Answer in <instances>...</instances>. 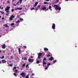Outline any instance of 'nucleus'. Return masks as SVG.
Returning a JSON list of instances; mask_svg holds the SVG:
<instances>
[{"instance_id": "nucleus-1", "label": "nucleus", "mask_w": 78, "mask_h": 78, "mask_svg": "<svg viewBox=\"0 0 78 78\" xmlns=\"http://www.w3.org/2000/svg\"><path fill=\"white\" fill-rule=\"evenodd\" d=\"M54 6L56 9L58 10L59 11H60V10L61 9V8L59 6L56 5V4L54 5Z\"/></svg>"}, {"instance_id": "nucleus-2", "label": "nucleus", "mask_w": 78, "mask_h": 78, "mask_svg": "<svg viewBox=\"0 0 78 78\" xmlns=\"http://www.w3.org/2000/svg\"><path fill=\"white\" fill-rule=\"evenodd\" d=\"M9 8H10V7L7 6L6 8H5V11H6V12L8 13V12H9Z\"/></svg>"}, {"instance_id": "nucleus-3", "label": "nucleus", "mask_w": 78, "mask_h": 78, "mask_svg": "<svg viewBox=\"0 0 78 78\" xmlns=\"http://www.w3.org/2000/svg\"><path fill=\"white\" fill-rule=\"evenodd\" d=\"M20 75H21L22 76V77H25V76H26V75H25V73L22 72L21 74H20Z\"/></svg>"}, {"instance_id": "nucleus-4", "label": "nucleus", "mask_w": 78, "mask_h": 78, "mask_svg": "<svg viewBox=\"0 0 78 78\" xmlns=\"http://www.w3.org/2000/svg\"><path fill=\"white\" fill-rule=\"evenodd\" d=\"M14 17H15V16H14V15H12L9 18V20H11H11H12L13 18H14Z\"/></svg>"}, {"instance_id": "nucleus-5", "label": "nucleus", "mask_w": 78, "mask_h": 78, "mask_svg": "<svg viewBox=\"0 0 78 78\" xmlns=\"http://www.w3.org/2000/svg\"><path fill=\"white\" fill-rule=\"evenodd\" d=\"M40 8H41V5H38L35 9L36 11H37V10H38V9Z\"/></svg>"}, {"instance_id": "nucleus-6", "label": "nucleus", "mask_w": 78, "mask_h": 78, "mask_svg": "<svg viewBox=\"0 0 78 78\" xmlns=\"http://www.w3.org/2000/svg\"><path fill=\"white\" fill-rule=\"evenodd\" d=\"M28 61L29 62H33L34 61L33 59H29L28 60Z\"/></svg>"}, {"instance_id": "nucleus-7", "label": "nucleus", "mask_w": 78, "mask_h": 78, "mask_svg": "<svg viewBox=\"0 0 78 78\" xmlns=\"http://www.w3.org/2000/svg\"><path fill=\"white\" fill-rule=\"evenodd\" d=\"M52 28L53 30H55V24H52Z\"/></svg>"}, {"instance_id": "nucleus-8", "label": "nucleus", "mask_w": 78, "mask_h": 78, "mask_svg": "<svg viewBox=\"0 0 78 78\" xmlns=\"http://www.w3.org/2000/svg\"><path fill=\"white\" fill-rule=\"evenodd\" d=\"M2 48L3 49H5V48H6V45L5 44H3L2 47Z\"/></svg>"}, {"instance_id": "nucleus-9", "label": "nucleus", "mask_w": 78, "mask_h": 78, "mask_svg": "<svg viewBox=\"0 0 78 78\" xmlns=\"http://www.w3.org/2000/svg\"><path fill=\"white\" fill-rule=\"evenodd\" d=\"M2 63L3 64L4 63H6V60L3 59L2 60Z\"/></svg>"}, {"instance_id": "nucleus-10", "label": "nucleus", "mask_w": 78, "mask_h": 78, "mask_svg": "<svg viewBox=\"0 0 78 78\" xmlns=\"http://www.w3.org/2000/svg\"><path fill=\"white\" fill-rule=\"evenodd\" d=\"M3 26L5 27H6V28H9V27L8 26L7 24H5L3 25Z\"/></svg>"}, {"instance_id": "nucleus-11", "label": "nucleus", "mask_w": 78, "mask_h": 78, "mask_svg": "<svg viewBox=\"0 0 78 78\" xmlns=\"http://www.w3.org/2000/svg\"><path fill=\"white\" fill-rule=\"evenodd\" d=\"M37 4H38V2H36L35 3V5H34L33 6L34 7H36V6H37Z\"/></svg>"}, {"instance_id": "nucleus-12", "label": "nucleus", "mask_w": 78, "mask_h": 78, "mask_svg": "<svg viewBox=\"0 0 78 78\" xmlns=\"http://www.w3.org/2000/svg\"><path fill=\"white\" fill-rule=\"evenodd\" d=\"M22 8H17L15 9V10H22Z\"/></svg>"}, {"instance_id": "nucleus-13", "label": "nucleus", "mask_w": 78, "mask_h": 78, "mask_svg": "<svg viewBox=\"0 0 78 78\" xmlns=\"http://www.w3.org/2000/svg\"><path fill=\"white\" fill-rule=\"evenodd\" d=\"M47 9V8L46 7H44L42 8V10H45Z\"/></svg>"}, {"instance_id": "nucleus-14", "label": "nucleus", "mask_w": 78, "mask_h": 78, "mask_svg": "<svg viewBox=\"0 0 78 78\" xmlns=\"http://www.w3.org/2000/svg\"><path fill=\"white\" fill-rule=\"evenodd\" d=\"M18 50L19 51V54H20V51H21V50H20V48H18Z\"/></svg>"}, {"instance_id": "nucleus-15", "label": "nucleus", "mask_w": 78, "mask_h": 78, "mask_svg": "<svg viewBox=\"0 0 78 78\" xmlns=\"http://www.w3.org/2000/svg\"><path fill=\"white\" fill-rule=\"evenodd\" d=\"M44 51H48V48H44Z\"/></svg>"}, {"instance_id": "nucleus-16", "label": "nucleus", "mask_w": 78, "mask_h": 78, "mask_svg": "<svg viewBox=\"0 0 78 78\" xmlns=\"http://www.w3.org/2000/svg\"><path fill=\"white\" fill-rule=\"evenodd\" d=\"M42 53H39L38 54V56H42Z\"/></svg>"}, {"instance_id": "nucleus-17", "label": "nucleus", "mask_w": 78, "mask_h": 78, "mask_svg": "<svg viewBox=\"0 0 78 78\" xmlns=\"http://www.w3.org/2000/svg\"><path fill=\"white\" fill-rule=\"evenodd\" d=\"M49 59L50 60V61H52V60H53V58L52 57H51V58H49Z\"/></svg>"}, {"instance_id": "nucleus-18", "label": "nucleus", "mask_w": 78, "mask_h": 78, "mask_svg": "<svg viewBox=\"0 0 78 78\" xmlns=\"http://www.w3.org/2000/svg\"><path fill=\"white\" fill-rule=\"evenodd\" d=\"M23 60H24V61H27V59L25 57H23Z\"/></svg>"}, {"instance_id": "nucleus-19", "label": "nucleus", "mask_w": 78, "mask_h": 78, "mask_svg": "<svg viewBox=\"0 0 78 78\" xmlns=\"http://www.w3.org/2000/svg\"><path fill=\"white\" fill-rule=\"evenodd\" d=\"M23 1V0H20V3L21 4L22 3V1Z\"/></svg>"}, {"instance_id": "nucleus-20", "label": "nucleus", "mask_w": 78, "mask_h": 78, "mask_svg": "<svg viewBox=\"0 0 78 78\" xmlns=\"http://www.w3.org/2000/svg\"><path fill=\"white\" fill-rule=\"evenodd\" d=\"M0 12H1V14H4V12H2V11H0Z\"/></svg>"}, {"instance_id": "nucleus-21", "label": "nucleus", "mask_w": 78, "mask_h": 78, "mask_svg": "<svg viewBox=\"0 0 78 78\" xmlns=\"http://www.w3.org/2000/svg\"><path fill=\"white\" fill-rule=\"evenodd\" d=\"M13 75L14 76H17V74H16V73H14L13 74Z\"/></svg>"}, {"instance_id": "nucleus-22", "label": "nucleus", "mask_w": 78, "mask_h": 78, "mask_svg": "<svg viewBox=\"0 0 78 78\" xmlns=\"http://www.w3.org/2000/svg\"><path fill=\"white\" fill-rule=\"evenodd\" d=\"M44 4L45 5V4H48V2H44Z\"/></svg>"}, {"instance_id": "nucleus-23", "label": "nucleus", "mask_w": 78, "mask_h": 78, "mask_svg": "<svg viewBox=\"0 0 78 78\" xmlns=\"http://www.w3.org/2000/svg\"><path fill=\"white\" fill-rule=\"evenodd\" d=\"M17 69V67H14L13 69V70H15V69Z\"/></svg>"}, {"instance_id": "nucleus-24", "label": "nucleus", "mask_w": 78, "mask_h": 78, "mask_svg": "<svg viewBox=\"0 0 78 78\" xmlns=\"http://www.w3.org/2000/svg\"><path fill=\"white\" fill-rule=\"evenodd\" d=\"M10 25H11V26H13L14 25V23H12Z\"/></svg>"}, {"instance_id": "nucleus-25", "label": "nucleus", "mask_w": 78, "mask_h": 78, "mask_svg": "<svg viewBox=\"0 0 78 78\" xmlns=\"http://www.w3.org/2000/svg\"><path fill=\"white\" fill-rule=\"evenodd\" d=\"M1 59H4L5 58V56H2L1 57Z\"/></svg>"}, {"instance_id": "nucleus-26", "label": "nucleus", "mask_w": 78, "mask_h": 78, "mask_svg": "<svg viewBox=\"0 0 78 78\" xmlns=\"http://www.w3.org/2000/svg\"><path fill=\"white\" fill-rule=\"evenodd\" d=\"M19 22H20V21L18 20L16 22V23H19Z\"/></svg>"}, {"instance_id": "nucleus-27", "label": "nucleus", "mask_w": 78, "mask_h": 78, "mask_svg": "<svg viewBox=\"0 0 78 78\" xmlns=\"http://www.w3.org/2000/svg\"><path fill=\"white\" fill-rule=\"evenodd\" d=\"M37 64H39V63H40V62H39V60H38L37 62Z\"/></svg>"}, {"instance_id": "nucleus-28", "label": "nucleus", "mask_w": 78, "mask_h": 78, "mask_svg": "<svg viewBox=\"0 0 78 78\" xmlns=\"http://www.w3.org/2000/svg\"><path fill=\"white\" fill-rule=\"evenodd\" d=\"M47 57H48H48H50V55H47Z\"/></svg>"}, {"instance_id": "nucleus-29", "label": "nucleus", "mask_w": 78, "mask_h": 78, "mask_svg": "<svg viewBox=\"0 0 78 78\" xmlns=\"http://www.w3.org/2000/svg\"><path fill=\"white\" fill-rule=\"evenodd\" d=\"M25 64H23L22 65V67H25Z\"/></svg>"}, {"instance_id": "nucleus-30", "label": "nucleus", "mask_w": 78, "mask_h": 78, "mask_svg": "<svg viewBox=\"0 0 78 78\" xmlns=\"http://www.w3.org/2000/svg\"><path fill=\"white\" fill-rule=\"evenodd\" d=\"M15 72H18V70L16 69L15 70Z\"/></svg>"}, {"instance_id": "nucleus-31", "label": "nucleus", "mask_w": 78, "mask_h": 78, "mask_svg": "<svg viewBox=\"0 0 78 78\" xmlns=\"http://www.w3.org/2000/svg\"><path fill=\"white\" fill-rule=\"evenodd\" d=\"M13 5L14 6H16L17 5V4H15L14 3L13 4Z\"/></svg>"}, {"instance_id": "nucleus-32", "label": "nucleus", "mask_w": 78, "mask_h": 78, "mask_svg": "<svg viewBox=\"0 0 78 78\" xmlns=\"http://www.w3.org/2000/svg\"><path fill=\"white\" fill-rule=\"evenodd\" d=\"M20 20H23V19L22 18H20Z\"/></svg>"}, {"instance_id": "nucleus-33", "label": "nucleus", "mask_w": 78, "mask_h": 78, "mask_svg": "<svg viewBox=\"0 0 78 78\" xmlns=\"http://www.w3.org/2000/svg\"><path fill=\"white\" fill-rule=\"evenodd\" d=\"M46 60H47V58H44L43 59V60L44 61H46Z\"/></svg>"}, {"instance_id": "nucleus-34", "label": "nucleus", "mask_w": 78, "mask_h": 78, "mask_svg": "<svg viewBox=\"0 0 78 78\" xmlns=\"http://www.w3.org/2000/svg\"><path fill=\"white\" fill-rule=\"evenodd\" d=\"M41 56H40L39 55H38V58H39V59H41Z\"/></svg>"}, {"instance_id": "nucleus-35", "label": "nucleus", "mask_w": 78, "mask_h": 78, "mask_svg": "<svg viewBox=\"0 0 78 78\" xmlns=\"http://www.w3.org/2000/svg\"><path fill=\"white\" fill-rule=\"evenodd\" d=\"M9 66H11V67H12V66H13V64H9Z\"/></svg>"}, {"instance_id": "nucleus-36", "label": "nucleus", "mask_w": 78, "mask_h": 78, "mask_svg": "<svg viewBox=\"0 0 78 78\" xmlns=\"http://www.w3.org/2000/svg\"><path fill=\"white\" fill-rule=\"evenodd\" d=\"M51 6H49V9H51Z\"/></svg>"}, {"instance_id": "nucleus-37", "label": "nucleus", "mask_w": 78, "mask_h": 78, "mask_svg": "<svg viewBox=\"0 0 78 78\" xmlns=\"http://www.w3.org/2000/svg\"><path fill=\"white\" fill-rule=\"evenodd\" d=\"M43 64H47V63H46V62H43Z\"/></svg>"}, {"instance_id": "nucleus-38", "label": "nucleus", "mask_w": 78, "mask_h": 78, "mask_svg": "<svg viewBox=\"0 0 78 78\" xmlns=\"http://www.w3.org/2000/svg\"><path fill=\"white\" fill-rule=\"evenodd\" d=\"M45 69L46 70H47L48 69V67H47L45 68Z\"/></svg>"}, {"instance_id": "nucleus-39", "label": "nucleus", "mask_w": 78, "mask_h": 78, "mask_svg": "<svg viewBox=\"0 0 78 78\" xmlns=\"http://www.w3.org/2000/svg\"><path fill=\"white\" fill-rule=\"evenodd\" d=\"M19 3H20L19 2V1H18V2H17V3H16V5H18V4H19Z\"/></svg>"}, {"instance_id": "nucleus-40", "label": "nucleus", "mask_w": 78, "mask_h": 78, "mask_svg": "<svg viewBox=\"0 0 78 78\" xmlns=\"http://www.w3.org/2000/svg\"><path fill=\"white\" fill-rule=\"evenodd\" d=\"M23 48H26V49L27 48V46H23Z\"/></svg>"}, {"instance_id": "nucleus-41", "label": "nucleus", "mask_w": 78, "mask_h": 78, "mask_svg": "<svg viewBox=\"0 0 78 78\" xmlns=\"http://www.w3.org/2000/svg\"><path fill=\"white\" fill-rule=\"evenodd\" d=\"M33 9H34V8H31V10H33Z\"/></svg>"}, {"instance_id": "nucleus-42", "label": "nucleus", "mask_w": 78, "mask_h": 78, "mask_svg": "<svg viewBox=\"0 0 78 78\" xmlns=\"http://www.w3.org/2000/svg\"><path fill=\"white\" fill-rule=\"evenodd\" d=\"M8 14H9V13H7L6 14V16H8Z\"/></svg>"}, {"instance_id": "nucleus-43", "label": "nucleus", "mask_w": 78, "mask_h": 78, "mask_svg": "<svg viewBox=\"0 0 78 78\" xmlns=\"http://www.w3.org/2000/svg\"><path fill=\"white\" fill-rule=\"evenodd\" d=\"M28 65H27L26 66V67L27 68H28Z\"/></svg>"}, {"instance_id": "nucleus-44", "label": "nucleus", "mask_w": 78, "mask_h": 78, "mask_svg": "<svg viewBox=\"0 0 78 78\" xmlns=\"http://www.w3.org/2000/svg\"><path fill=\"white\" fill-rule=\"evenodd\" d=\"M26 78H29V77H28V76H26Z\"/></svg>"}, {"instance_id": "nucleus-45", "label": "nucleus", "mask_w": 78, "mask_h": 78, "mask_svg": "<svg viewBox=\"0 0 78 78\" xmlns=\"http://www.w3.org/2000/svg\"><path fill=\"white\" fill-rule=\"evenodd\" d=\"M54 63H55V62H56V60H55L54 61Z\"/></svg>"}, {"instance_id": "nucleus-46", "label": "nucleus", "mask_w": 78, "mask_h": 78, "mask_svg": "<svg viewBox=\"0 0 78 78\" xmlns=\"http://www.w3.org/2000/svg\"><path fill=\"white\" fill-rule=\"evenodd\" d=\"M11 11H12V12H13V11H14V9H12Z\"/></svg>"}, {"instance_id": "nucleus-47", "label": "nucleus", "mask_w": 78, "mask_h": 78, "mask_svg": "<svg viewBox=\"0 0 78 78\" xmlns=\"http://www.w3.org/2000/svg\"><path fill=\"white\" fill-rule=\"evenodd\" d=\"M48 65L49 66H50V65H51V63H48Z\"/></svg>"}, {"instance_id": "nucleus-48", "label": "nucleus", "mask_w": 78, "mask_h": 78, "mask_svg": "<svg viewBox=\"0 0 78 78\" xmlns=\"http://www.w3.org/2000/svg\"><path fill=\"white\" fill-rule=\"evenodd\" d=\"M56 1L58 2H59V0H56Z\"/></svg>"}, {"instance_id": "nucleus-49", "label": "nucleus", "mask_w": 78, "mask_h": 78, "mask_svg": "<svg viewBox=\"0 0 78 78\" xmlns=\"http://www.w3.org/2000/svg\"><path fill=\"white\" fill-rule=\"evenodd\" d=\"M49 67V66L48 64L47 66V67Z\"/></svg>"}, {"instance_id": "nucleus-50", "label": "nucleus", "mask_w": 78, "mask_h": 78, "mask_svg": "<svg viewBox=\"0 0 78 78\" xmlns=\"http://www.w3.org/2000/svg\"><path fill=\"white\" fill-rule=\"evenodd\" d=\"M2 53V51L1 50H0V53Z\"/></svg>"}, {"instance_id": "nucleus-51", "label": "nucleus", "mask_w": 78, "mask_h": 78, "mask_svg": "<svg viewBox=\"0 0 78 78\" xmlns=\"http://www.w3.org/2000/svg\"><path fill=\"white\" fill-rule=\"evenodd\" d=\"M2 20H4V18H3V17L2 18Z\"/></svg>"}, {"instance_id": "nucleus-52", "label": "nucleus", "mask_w": 78, "mask_h": 78, "mask_svg": "<svg viewBox=\"0 0 78 78\" xmlns=\"http://www.w3.org/2000/svg\"><path fill=\"white\" fill-rule=\"evenodd\" d=\"M3 9V7H2L1 9Z\"/></svg>"}, {"instance_id": "nucleus-53", "label": "nucleus", "mask_w": 78, "mask_h": 78, "mask_svg": "<svg viewBox=\"0 0 78 78\" xmlns=\"http://www.w3.org/2000/svg\"><path fill=\"white\" fill-rule=\"evenodd\" d=\"M0 64H2V61H0Z\"/></svg>"}, {"instance_id": "nucleus-54", "label": "nucleus", "mask_w": 78, "mask_h": 78, "mask_svg": "<svg viewBox=\"0 0 78 78\" xmlns=\"http://www.w3.org/2000/svg\"><path fill=\"white\" fill-rule=\"evenodd\" d=\"M43 62H45V61H44V60H43Z\"/></svg>"}, {"instance_id": "nucleus-55", "label": "nucleus", "mask_w": 78, "mask_h": 78, "mask_svg": "<svg viewBox=\"0 0 78 78\" xmlns=\"http://www.w3.org/2000/svg\"><path fill=\"white\" fill-rule=\"evenodd\" d=\"M33 58V56L31 57V58Z\"/></svg>"}, {"instance_id": "nucleus-56", "label": "nucleus", "mask_w": 78, "mask_h": 78, "mask_svg": "<svg viewBox=\"0 0 78 78\" xmlns=\"http://www.w3.org/2000/svg\"><path fill=\"white\" fill-rule=\"evenodd\" d=\"M32 75H34V74H33V73L32 74Z\"/></svg>"}, {"instance_id": "nucleus-57", "label": "nucleus", "mask_w": 78, "mask_h": 78, "mask_svg": "<svg viewBox=\"0 0 78 78\" xmlns=\"http://www.w3.org/2000/svg\"><path fill=\"white\" fill-rule=\"evenodd\" d=\"M46 9L47 11H48V9Z\"/></svg>"}, {"instance_id": "nucleus-58", "label": "nucleus", "mask_w": 78, "mask_h": 78, "mask_svg": "<svg viewBox=\"0 0 78 78\" xmlns=\"http://www.w3.org/2000/svg\"><path fill=\"white\" fill-rule=\"evenodd\" d=\"M11 58H13V57L12 56H11Z\"/></svg>"}, {"instance_id": "nucleus-59", "label": "nucleus", "mask_w": 78, "mask_h": 78, "mask_svg": "<svg viewBox=\"0 0 78 78\" xmlns=\"http://www.w3.org/2000/svg\"><path fill=\"white\" fill-rule=\"evenodd\" d=\"M69 0H66V2H68V1H69Z\"/></svg>"}, {"instance_id": "nucleus-60", "label": "nucleus", "mask_w": 78, "mask_h": 78, "mask_svg": "<svg viewBox=\"0 0 78 78\" xmlns=\"http://www.w3.org/2000/svg\"><path fill=\"white\" fill-rule=\"evenodd\" d=\"M43 64V66H44L45 65H44V64Z\"/></svg>"}, {"instance_id": "nucleus-61", "label": "nucleus", "mask_w": 78, "mask_h": 78, "mask_svg": "<svg viewBox=\"0 0 78 78\" xmlns=\"http://www.w3.org/2000/svg\"><path fill=\"white\" fill-rule=\"evenodd\" d=\"M46 1H49V0H45Z\"/></svg>"}, {"instance_id": "nucleus-62", "label": "nucleus", "mask_w": 78, "mask_h": 78, "mask_svg": "<svg viewBox=\"0 0 78 78\" xmlns=\"http://www.w3.org/2000/svg\"><path fill=\"white\" fill-rule=\"evenodd\" d=\"M50 10H51V11H52V9H50Z\"/></svg>"}, {"instance_id": "nucleus-63", "label": "nucleus", "mask_w": 78, "mask_h": 78, "mask_svg": "<svg viewBox=\"0 0 78 78\" xmlns=\"http://www.w3.org/2000/svg\"><path fill=\"white\" fill-rule=\"evenodd\" d=\"M47 11V10L46 9L45 10V11L46 12V11Z\"/></svg>"}, {"instance_id": "nucleus-64", "label": "nucleus", "mask_w": 78, "mask_h": 78, "mask_svg": "<svg viewBox=\"0 0 78 78\" xmlns=\"http://www.w3.org/2000/svg\"><path fill=\"white\" fill-rule=\"evenodd\" d=\"M13 2H14L15 1V0H12Z\"/></svg>"}]
</instances>
